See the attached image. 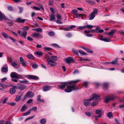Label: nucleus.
Instances as JSON below:
<instances>
[{
    "mask_svg": "<svg viewBox=\"0 0 124 124\" xmlns=\"http://www.w3.org/2000/svg\"><path fill=\"white\" fill-rule=\"evenodd\" d=\"M88 83L87 82H85L84 83V85L85 87H87Z\"/></svg>",
    "mask_w": 124,
    "mask_h": 124,
    "instance_id": "774afa93",
    "label": "nucleus"
},
{
    "mask_svg": "<svg viewBox=\"0 0 124 124\" xmlns=\"http://www.w3.org/2000/svg\"><path fill=\"white\" fill-rule=\"evenodd\" d=\"M21 96H17L15 99V100L16 101H18L20 99H21Z\"/></svg>",
    "mask_w": 124,
    "mask_h": 124,
    "instance_id": "864d4df0",
    "label": "nucleus"
},
{
    "mask_svg": "<svg viewBox=\"0 0 124 124\" xmlns=\"http://www.w3.org/2000/svg\"><path fill=\"white\" fill-rule=\"evenodd\" d=\"M85 28V25L83 26H78L77 28V29H78L80 30H83Z\"/></svg>",
    "mask_w": 124,
    "mask_h": 124,
    "instance_id": "ea45409f",
    "label": "nucleus"
},
{
    "mask_svg": "<svg viewBox=\"0 0 124 124\" xmlns=\"http://www.w3.org/2000/svg\"><path fill=\"white\" fill-rule=\"evenodd\" d=\"M78 51L79 52L81 55H85L86 54V53L85 52H84L82 50H78Z\"/></svg>",
    "mask_w": 124,
    "mask_h": 124,
    "instance_id": "c756f323",
    "label": "nucleus"
},
{
    "mask_svg": "<svg viewBox=\"0 0 124 124\" xmlns=\"http://www.w3.org/2000/svg\"><path fill=\"white\" fill-rule=\"evenodd\" d=\"M95 15L92 13L89 15L90 18L89 19V20H92L94 19L95 17Z\"/></svg>",
    "mask_w": 124,
    "mask_h": 124,
    "instance_id": "412c9836",
    "label": "nucleus"
},
{
    "mask_svg": "<svg viewBox=\"0 0 124 124\" xmlns=\"http://www.w3.org/2000/svg\"><path fill=\"white\" fill-rule=\"evenodd\" d=\"M89 101L87 100H84V105L86 106H89L90 104V103L88 102H87V101Z\"/></svg>",
    "mask_w": 124,
    "mask_h": 124,
    "instance_id": "f3484780",
    "label": "nucleus"
},
{
    "mask_svg": "<svg viewBox=\"0 0 124 124\" xmlns=\"http://www.w3.org/2000/svg\"><path fill=\"white\" fill-rule=\"evenodd\" d=\"M92 113L88 112H86L85 113V114L88 116L90 117L91 116Z\"/></svg>",
    "mask_w": 124,
    "mask_h": 124,
    "instance_id": "f704fd0d",
    "label": "nucleus"
},
{
    "mask_svg": "<svg viewBox=\"0 0 124 124\" xmlns=\"http://www.w3.org/2000/svg\"><path fill=\"white\" fill-rule=\"evenodd\" d=\"M43 49L45 50L51 51L52 49L51 48H50L46 47H44Z\"/></svg>",
    "mask_w": 124,
    "mask_h": 124,
    "instance_id": "3c124183",
    "label": "nucleus"
},
{
    "mask_svg": "<svg viewBox=\"0 0 124 124\" xmlns=\"http://www.w3.org/2000/svg\"><path fill=\"white\" fill-rule=\"evenodd\" d=\"M16 21L18 22L23 23V19H22L21 18H18L16 19Z\"/></svg>",
    "mask_w": 124,
    "mask_h": 124,
    "instance_id": "c85d7f7f",
    "label": "nucleus"
},
{
    "mask_svg": "<svg viewBox=\"0 0 124 124\" xmlns=\"http://www.w3.org/2000/svg\"><path fill=\"white\" fill-rule=\"evenodd\" d=\"M18 34H19L21 37L23 36V32H21L19 30L18 31Z\"/></svg>",
    "mask_w": 124,
    "mask_h": 124,
    "instance_id": "8fccbe9b",
    "label": "nucleus"
},
{
    "mask_svg": "<svg viewBox=\"0 0 124 124\" xmlns=\"http://www.w3.org/2000/svg\"><path fill=\"white\" fill-rule=\"evenodd\" d=\"M31 112L30 109L28 110L27 112L24 113V116H26L29 115L30 114Z\"/></svg>",
    "mask_w": 124,
    "mask_h": 124,
    "instance_id": "58836bf2",
    "label": "nucleus"
},
{
    "mask_svg": "<svg viewBox=\"0 0 124 124\" xmlns=\"http://www.w3.org/2000/svg\"><path fill=\"white\" fill-rule=\"evenodd\" d=\"M1 70L5 72H7L8 71L7 68L5 67H3L1 68Z\"/></svg>",
    "mask_w": 124,
    "mask_h": 124,
    "instance_id": "79ce46f5",
    "label": "nucleus"
},
{
    "mask_svg": "<svg viewBox=\"0 0 124 124\" xmlns=\"http://www.w3.org/2000/svg\"><path fill=\"white\" fill-rule=\"evenodd\" d=\"M103 87L105 88H106L108 86V84L107 83H104L103 84Z\"/></svg>",
    "mask_w": 124,
    "mask_h": 124,
    "instance_id": "680f3d73",
    "label": "nucleus"
},
{
    "mask_svg": "<svg viewBox=\"0 0 124 124\" xmlns=\"http://www.w3.org/2000/svg\"><path fill=\"white\" fill-rule=\"evenodd\" d=\"M56 16L57 17V19L58 20H61V16L60 15L58 14V15H57Z\"/></svg>",
    "mask_w": 124,
    "mask_h": 124,
    "instance_id": "0e129e2a",
    "label": "nucleus"
},
{
    "mask_svg": "<svg viewBox=\"0 0 124 124\" xmlns=\"http://www.w3.org/2000/svg\"><path fill=\"white\" fill-rule=\"evenodd\" d=\"M12 65L16 69L18 68L19 67H17V64L16 62L15 61H13L12 63Z\"/></svg>",
    "mask_w": 124,
    "mask_h": 124,
    "instance_id": "5701e85b",
    "label": "nucleus"
},
{
    "mask_svg": "<svg viewBox=\"0 0 124 124\" xmlns=\"http://www.w3.org/2000/svg\"><path fill=\"white\" fill-rule=\"evenodd\" d=\"M102 111L100 110H96L95 111V114H99L98 116H96V117L100 118L101 116V114L102 112Z\"/></svg>",
    "mask_w": 124,
    "mask_h": 124,
    "instance_id": "ddd939ff",
    "label": "nucleus"
},
{
    "mask_svg": "<svg viewBox=\"0 0 124 124\" xmlns=\"http://www.w3.org/2000/svg\"><path fill=\"white\" fill-rule=\"evenodd\" d=\"M9 86V85H5L4 84H2L1 87L4 88H6Z\"/></svg>",
    "mask_w": 124,
    "mask_h": 124,
    "instance_id": "a18cd8bd",
    "label": "nucleus"
},
{
    "mask_svg": "<svg viewBox=\"0 0 124 124\" xmlns=\"http://www.w3.org/2000/svg\"><path fill=\"white\" fill-rule=\"evenodd\" d=\"M10 77L12 78H19L18 77V74L15 72H13L11 73Z\"/></svg>",
    "mask_w": 124,
    "mask_h": 124,
    "instance_id": "9d476101",
    "label": "nucleus"
},
{
    "mask_svg": "<svg viewBox=\"0 0 124 124\" xmlns=\"http://www.w3.org/2000/svg\"><path fill=\"white\" fill-rule=\"evenodd\" d=\"M8 98L7 97H6L2 101V103L3 104H4L6 103Z\"/></svg>",
    "mask_w": 124,
    "mask_h": 124,
    "instance_id": "4d7b16f0",
    "label": "nucleus"
},
{
    "mask_svg": "<svg viewBox=\"0 0 124 124\" xmlns=\"http://www.w3.org/2000/svg\"><path fill=\"white\" fill-rule=\"evenodd\" d=\"M55 19V18L54 16L53 15H51L50 16V18L49 19V20L50 21H52L53 20H54Z\"/></svg>",
    "mask_w": 124,
    "mask_h": 124,
    "instance_id": "2f4dec72",
    "label": "nucleus"
},
{
    "mask_svg": "<svg viewBox=\"0 0 124 124\" xmlns=\"http://www.w3.org/2000/svg\"><path fill=\"white\" fill-rule=\"evenodd\" d=\"M98 10L96 9H94L92 13L93 14H95V15L98 13Z\"/></svg>",
    "mask_w": 124,
    "mask_h": 124,
    "instance_id": "bf43d9fd",
    "label": "nucleus"
},
{
    "mask_svg": "<svg viewBox=\"0 0 124 124\" xmlns=\"http://www.w3.org/2000/svg\"><path fill=\"white\" fill-rule=\"evenodd\" d=\"M25 77H26L29 79L37 80L39 79V77H38L34 75H29Z\"/></svg>",
    "mask_w": 124,
    "mask_h": 124,
    "instance_id": "6e6552de",
    "label": "nucleus"
},
{
    "mask_svg": "<svg viewBox=\"0 0 124 124\" xmlns=\"http://www.w3.org/2000/svg\"><path fill=\"white\" fill-rule=\"evenodd\" d=\"M7 8L10 11H12L13 10V8L11 6H9Z\"/></svg>",
    "mask_w": 124,
    "mask_h": 124,
    "instance_id": "e2e57ef3",
    "label": "nucleus"
},
{
    "mask_svg": "<svg viewBox=\"0 0 124 124\" xmlns=\"http://www.w3.org/2000/svg\"><path fill=\"white\" fill-rule=\"evenodd\" d=\"M31 8H33L36 10H39L40 9L39 8L35 6H33Z\"/></svg>",
    "mask_w": 124,
    "mask_h": 124,
    "instance_id": "de8ad7c7",
    "label": "nucleus"
},
{
    "mask_svg": "<svg viewBox=\"0 0 124 124\" xmlns=\"http://www.w3.org/2000/svg\"><path fill=\"white\" fill-rule=\"evenodd\" d=\"M72 50V51L75 55H78V53L77 51L74 49H73Z\"/></svg>",
    "mask_w": 124,
    "mask_h": 124,
    "instance_id": "4c0bfd02",
    "label": "nucleus"
},
{
    "mask_svg": "<svg viewBox=\"0 0 124 124\" xmlns=\"http://www.w3.org/2000/svg\"><path fill=\"white\" fill-rule=\"evenodd\" d=\"M37 107L35 106L33 107L30 109V111H34L35 112H36L37 110Z\"/></svg>",
    "mask_w": 124,
    "mask_h": 124,
    "instance_id": "cd10ccee",
    "label": "nucleus"
},
{
    "mask_svg": "<svg viewBox=\"0 0 124 124\" xmlns=\"http://www.w3.org/2000/svg\"><path fill=\"white\" fill-rule=\"evenodd\" d=\"M3 19L9 21V20L0 11V21H3Z\"/></svg>",
    "mask_w": 124,
    "mask_h": 124,
    "instance_id": "423d86ee",
    "label": "nucleus"
},
{
    "mask_svg": "<svg viewBox=\"0 0 124 124\" xmlns=\"http://www.w3.org/2000/svg\"><path fill=\"white\" fill-rule=\"evenodd\" d=\"M79 73V71L78 70H75L73 72V74H75L77 73Z\"/></svg>",
    "mask_w": 124,
    "mask_h": 124,
    "instance_id": "338daca9",
    "label": "nucleus"
},
{
    "mask_svg": "<svg viewBox=\"0 0 124 124\" xmlns=\"http://www.w3.org/2000/svg\"><path fill=\"white\" fill-rule=\"evenodd\" d=\"M34 117V116H31L30 117H28V118H27L25 120V121H26L29 120L30 119H33Z\"/></svg>",
    "mask_w": 124,
    "mask_h": 124,
    "instance_id": "13d9d810",
    "label": "nucleus"
},
{
    "mask_svg": "<svg viewBox=\"0 0 124 124\" xmlns=\"http://www.w3.org/2000/svg\"><path fill=\"white\" fill-rule=\"evenodd\" d=\"M78 10L76 9H73L71 11L72 13L75 15L78 12Z\"/></svg>",
    "mask_w": 124,
    "mask_h": 124,
    "instance_id": "49530a36",
    "label": "nucleus"
},
{
    "mask_svg": "<svg viewBox=\"0 0 124 124\" xmlns=\"http://www.w3.org/2000/svg\"><path fill=\"white\" fill-rule=\"evenodd\" d=\"M85 33L86 34V36L87 37H90L93 35V34H88V33L91 32V31L90 30H85L84 31Z\"/></svg>",
    "mask_w": 124,
    "mask_h": 124,
    "instance_id": "4468645a",
    "label": "nucleus"
},
{
    "mask_svg": "<svg viewBox=\"0 0 124 124\" xmlns=\"http://www.w3.org/2000/svg\"><path fill=\"white\" fill-rule=\"evenodd\" d=\"M78 89V88L76 86L75 84L68 85L66 86V88L64 89V91L67 93H70L72 91L77 90Z\"/></svg>",
    "mask_w": 124,
    "mask_h": 124,
    "instance_id": "f257e3e1",
    "label": "nucleus"
},
{
    "mask_svg": "<svg viewBox=\"0 0 124 124\" xmlns=\"http://www.w3.org/2000/svg\"><path fill=\"white\" fill-rule=\"evenodd\" d=\"M74 61L73 59L71 57H69L67 58L66 59V62L68 63H70L73 62Z\"/></svg>",
    "mask_w": 124,
    "mask_h": 124,
    "instance_id": "9b49d317",
    "label": "nucleus"
},
{
    "mask_svg": "<svg viewBox=\"0 0 124 124\" xmlns=\"http://www.w3.org/2000/svg\"><path fill=\"white\" fill-rule=\"evenodd\" d=\"M50 59L54 61H56L57 60V57L55 55H53L51 57Z\"/></svg>",
    "mask_w": 124,
    "mask_h": 124,
    "instance_id": "b1692460",
    "label": "nucleus"
},
{
    "mask_svg": "<svg viewBox=\"0 0 124 124\" xmlns=\"http://www.w3.org/2000/svg\"><path fill=\"white\" fill-rule=\"evenodd\" d=\"M45 58L47 59L46 60L47 62V61L50 60V59L49 56L47 54H46L45 55Z\"/></svg>",
    "mask_w": 124,
    "mask_h": 124,
    "instance_id": "6e6d98bb",
    "label": "nucleus"
},
{
    "mask_svg": "<svg viewBox=\"0 0 124 124\" xmlns=\"http://www.w3.org/2000/svg\"><path fill=\"white\" fill-rule=\"evenodd\" d=\"M18 85L19 86H18V89H20L21 90H23V85L21 84H18Z\"/></svg>",
    "mask_w": 124,
    "mask_h": 124,
    "instance_id": "a878e982",
    "label": "nucleus"
},
{
    "mask_svg": "<svg viewBox=\"0 0 124 124\" xmlns=\"http://www.w3.org/2000/svg\"><path fill=\"white\" fill-rule=\"evenodd\" d=\"M27 56L29 59H33L34 58V57L32 54H28Z\"/></svg>",
    "mask_w": 124,
    "mask_h": 124,
    "instance_id": "c9c22d12",
    "label": "nucleus"
},
{
    "mask_svg": "<svg viewBox=\"0 0 124 124\" xmlns=\"http://www.w3.org/2000/svg\"><path fill=\"white\" fill-rule=\"evenodd\" d=\"M79 81V80H75L70 81L67 82L68 84H75L77 83Z\"/></svg>",
    "mask_w": 124,
    "mask_h": 124,
    "instance_id": "a211bd4d",
    "label": "nucleus"
},
{
    "mask_svg": "<svg viewBox=\"0 0 124 124\" xmlns=\"http://www.w3.org/2000/svg\"><path fill=\"white\" fill-rule=\"evenodd\" d=\"M95 100H100V96L98 94H94L92 95L90 99H88L89 101H93Z\"/></svg>",
    "mask_w": 124,
    "mask_h": 124,
    "instance_id": "f03ea898",
    "label": "nucleus"
},
{
    "mask_svg": "<svg viewBox=\"0 0 124 124\" xmlns=\"http://www.w3.org/2000/svg\"><path fill=\"white\" fill-rule=\"evenodd\" d=\"M16 90L15 89L11 88L10 89V93L11 94H14L16 92Z\"/></svg>",
    "mask_w": 124,
    "mask_h": 124,
    "instance_id": "393cba45",
    "label": "nucleus"
},
{
    "mask_svg": "<svg viewBox=\"0 0 124 124\" xmlns=\"http://www.w3.org/2000/svg\"><path fill=\"white\" fill-rule=\"evenodd\" d=\"M3 37L5 38H8V35L5 33L2 32Z\"/></svg>",
    "mask_w": 124,
    "mask_h": 124,
    "instance_id": "e433bc0d",
    "label": "nucleus"
},
{
    "mask_svg": "<svg viewBox=\"0 0 124 124\" xmlns=\"http://www.w3.org/2000/svg\"><path fill=\"white\" fill-rule=\"evenodd\" d=\"M61 84L62 85H58V86L60 89H64L67 84H68L67 82H61Z\"/></svg>",
    "mask_w": 124,
    "mask_h": 124,
    "instance_id": "0eeeda50",
    "label": "nucleus"
},
{
    "mask_svg": "<svg viewBox=\"0 0 124 124\" xmlns=\"http://www.w3.org/2000/svg\"><path fill=\"white\" fill-rule=\"evenodd\" d=\"M52 45H53V46L54 47L57 48H60V47L57 44H51Z\"/></svg>",
    "mask_w": 124,
    "mask_h": 124,
    "instance_id": "603ef678",
    "label": "nucleus"
},
{
    "mask_svg": "<svg viewBox=\"0 0 124 124\" xmlns=\"http://www.w3.org/2000/svg\"><path fill=\"white\" fill-rule=\"evenodd\" d=\"M32 67L33 68L36 69L38 67V66L37 64L35 63L32 65Z\"/></svg>",
    "mask_w": 124,
    "mask_h": 124,
    "instance_id": "052dcab7",
    "label": "nucleus"
},
{
    "mask_svg": "<svg viewBox=\"0 0 124 124\" xmlns=\"http://www.w3.org/2000/svg\"><path fill=\"white\" fill-rule=\"evenodd\" d=\"M20 62L23 66V59L22 57H21L20 58Z\"/></svg>",
    "mask_w": 124,
    "mask_h": 124,
    "instance_id": "a19ab883",
    "label": "nucleus"
},
{
    "mask_svg": "<svg viewBox=\"0 0 124 124\" xmlns=\"http://www.w3.org/2000/svg\"><path fill=\"white\" fill-rule=\"evenodd\" d=\"M31 93V92L30 91L28 92L24 97V100L27 97H29V98L32 97L34 95V94L33 93Z\"/></svg>",
    "mask_w": 124,
    "mask_h": 124,
    "instance_id": "20e7f679",
    "label": "nucleus"
},
{
    "mask_svg": "<svg viewBox=\"0 0 124 124\" xmlns=\"http://www.w3.org/2000/svg\"><path fill=\"white\" fill-rule=\"evenodd\" d=\"M115 96L114 95H112L111 96H108L106 97L105 99V102L107 103L110 101L113 100L115 98Z\"/></svg>",
    "mask_w": 124,
    "mask_h": 124,
    "instance_id": "7ed1b4c3",
    "label": "nucleus"
},
{
    "mask_svg": "<svg viewBox=\"0 0 124 124\" xmlns=\"http://www.w3.org/2000/svg\"><path fill=\"white\" fill-rule=\"evenodd\" d=\"M115 32V31L114 30H112L111 31L108 33L109 36L110 37L112 36L114 34Z\"/></svg>",
    "mask_w": 124,
    "mask_h": 124,
    "instance_id": "6ab92c4d",
    "label": "nucleus"
},
{
    "mask_svg": "<svg viewBox=\"0 0 124 124\" xmlns=\"http://www.w3.org/2000/svg\"><path fill=\"white\" fill-rule=\"evenodd\" d=\"M112 116V113L111 112H108L107 114L109 118H111Z\"/></svg>",
    "mask_w": 124,
    "mask_h": 124,
    "instance_id": "09e8293b",
    "label": "nucleus"
},
{
    "mask_svg": "<svg viewBox=\"0 0 124 124\" xmlns=\"http://www.w3.org/2000/svg\"><path fill=\"white\" fill-rule=\"evenodd\" d=\"M100 39L105 42H109L111 41L110 39L107 37H106L105 38H101Z\"/></svg>",
    "mask_w": 124,
    "mask_h": 124,
    "instance_id": "2eb2a0df",
    "label": "nucleus"
},
{
    "mask_svg": "<svg viewBox=\"0 0 124 124\" xmlns=\"http://www.w3.org/2000/svg\"><path fill=\"white\" fill-rule=\"evenodd\" d=\"M46 122V120L45 118L41 119L40 121V123L41 124H44Z\"/></svg>",
    "mask_w": 124,
    "mask_h": 124,
    "instance_id": "72a5a7b5",
    "label": "nucleus"
},
{
    "mask_svg": "<svg viewBox=\"0 0 124 124\" xmlns=\"http://www.w3.org/2000/svg\"><path fill=\"white\" fill-rule=\"evenodd\" d=\"M97 104V101H94L91 103V105L92 106H94Z\"/></svg>",
    "mask_w": 124,
    "mask_h": 124,
    "instance_id": "7c9ffc66",
    "label": "nucleus"
},
{
    "mask_svg": "<svg viewBox=\"0 0 124 124\" xmlns=\"http://www.w3.org/2000/svg\"><path fill=\"white\" fill-rule=\"evenodd\" d=\"M86 2L92 5L94 4L95 3V1L91 0H86Z\"/></svg>",
    "mask_w": 124,
    "mask_h": 124,
    "instance_id": "4be33fe9",
    "label": "nucleus"
},
{
    "mask_svg": "<svg viewBox=\"0 0 124 124\" xmlns=\"http://www.w3.org/2000/svg\"><path fill=\"white\" fill-rule=\"evenodd\" d=\"M66 36L68 38H70L72 37V34L70 33H68L66 35Z\"/></svg>",
    "mask_w": 124,
    "mask_h": 124,
    "instance_id": "c03bdc74",
    "label": "nucleus"
},
{
    "mask_svg": "<svg viewBox=\"0 0 124 124\" xmlns=\"http://www.w3.org/2000/svg\"><path fill=\"white\" fill-rule=\"evenodd\" d=\"M118 58H116L115 59L112 61L111 62V63H112V64H116L118 61Z\"/></svg>",
    "mask_w": 124,
    "mask_h": 124,
    "instance_id": "bb28decb",
    "label": "nucleus"
},
{
    "mask_svg": "<svg viewBox=\"0 0 124 124\" xmlns=\"http://www.w3.org/2000/svg\"><path fill=\"white\" fill-rule=\"evenodd\" d=\"M52 88V87L48 85H45L43 87V90L45 92H47L51 90Z\"/></svg>",
    "mask_w": 124,
    "mask_h": 124,
    "instance_id": "1a4fd4ad",
    "label": "nucleus"
},
{
    "mask_svg": "<svg viewBox=\"0 0 124 124\" xmlns=\"http://www.w3.org/2000/svg\"><path fill=\"white\" fill-rule=\"evenodd\" d=\"M85 28H87L88 29H91L93 27V25H85Z\"/></svg>",
    "mask_w": 124,
    "mask_h": 124,
    "instance_id": "473e14b6",
    "label": "nucleus"
},
{
    "mask_svg": "<svg viewBox=\"0 0 124 124\" xmlns=\"http://www.w3.org/2000/svg\"><path fill=\"white\" fill-rule=\"evenodd\" d=\"M75 15L78 17L81 16H84L85 15L82 14H79L77 12Z\"/></svg>",
    "mask_w": 124,
    "mask_h": 124,
    "instance_id": "37998d69",
    "label": "nucleus"
},
{
    "mask_svg": "<svg viewBox=\"0 0 124 124\" xmlns=\"http://www.w3.org/2000/svg\"><path fill=\"white\" fill-rule=\"evenodd\" d=\"M47 64L48 65L50 64L51 66L52 67H54L57 64L56 62L52 60L47 61Z\"/></svg>",
    "mask_w": 124,
    "mask_h": 124,
    "instance_id": "39448f33",
    "label": "nucleus"
},
{
    "mask_svg": "<svg viewBox=\"0 0 124 124\" xmlns=\"http://www.w3.org/2000/svg\"><path fill=\"white\" fill-rule=\"evenodd\" d=\"M29 28L28 27L25 26H24V37L25 39L26 36L27 34L26 31L25 30H28L29 29Z\"/></svg>",
    "mask_w": 124,
    "mask_h": 124,
    "instance_id": "f8f14e48",
    "label": "nucleus"
},
{
    "mask_svg": "<svg viewBox=\"0 0 124 124\" xmlns=\"http://www.w3.org/2000/svg\"><path fill=\"white\" fill-rule=\"evenodd\" d=\"M49 35L51 36H53L54 35V32L53 31H50L48 33Z\"/></svg>",
    "mask_w": 124,
    "mask_h": 124,
    "instance_id": "5fc2aeb1",
    "label": "nucleus"
},
{
    "mask_svg": "<svg viewBox=\"0 0 124 124\" xmlns=\"http://www.w3.org/2000/svg\"><path fill=\"white\" fill-rule=\"evenodd\" d=\"M37 56H40L42 55L43 53L42 52L40 51H37L34 53Z\"/></svg>",
    "mask_w": 124,
    "mask_h": 124,
    "instance_id": "aec40b11",
    "label": "nucleus"
},
{
    "mask_svg": "<svg viewBox=\"0 0 124 124\" xmlns=\"http://www.w3.org/2000/svg\"><path fill=\"white\" fill-rule=\"evenodd\" d=\"M87 52L90 53H93V52L91 50H90L89 49L86 48V50Z\"/></svg>",
    "mask_w": 124,
    "mask_h": 124,
    "instance_id": "69168bd1",
    "label": "nucleus"
},
{
    "mask_svg": "<svg viewBox=\"0 0 124 124\" xmlns=\"http://www.w3.org/2000/svg\"><path fill=\"white\" fill-rule=\"evenodd\" d=\"M32 36L35 38H36L38 37H41V38L42 37V35H40L38 33H37L36 32L32 34Z\"/></svg>",
    "mask_w": 124,
    "mask_h": 124,
    "instance_id": "dca6fc26",
    "label": "nucleus"
}]
</instances>
